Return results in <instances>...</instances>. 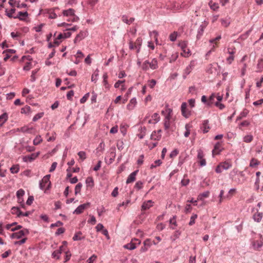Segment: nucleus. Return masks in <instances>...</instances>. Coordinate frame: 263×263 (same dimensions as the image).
Returning a JSON list of instances; mask_svg holds the SVG:
<instances>
[{"label": "nucleus", "mask_w": 263, "mask_h": 263, "mask_svg": "<svg viewBox=\"0 0 263 263\" xmlns=\"http://www.w3.org/2000/svg\"><path fill=\"white\" fill-rule=\"evenodd\" d=\"M28 15V13L27 11H25V12L20 11V12H18L17 15L14 16L13 18H18L21 21H24V20H25V18L23 17H27Z\"/></svg>", "instance_id": "15"}, {"label": "nucleus", "mask_w": 263, "mask_h": 263, "mask_svg": "<svg viewBox=\"0 0 263 263\" xmlns=\"http://www.w3.org/2000/svg\"><path fill=\"white\" fill-rule=\"evenodd\" d=\"M11 211L13 214H16L18 217H21V215H19L18 212L22 211L18 207L13 206L12 208Z\"/></svg>", "instance_id": "31"}, {"label": "nucleus", "mask_w": 263, "mask_h": 263, "mask_svg": "<svg viewBox=\"0 0 263 263\" xmlns=\"http://www.w3.org/2000/svg\"><path fill=\"white\" fill-rule=\"evenodd\" d=\"M19 171V167L18 165H13L10 168V171L11 173L14 174L18 173Z\"/></svg>", "instance_id": "48"}, {"label": "nucleus", "mask_w": 263, "mask_h": 263, "mask_svg": "<svg viewBox=\"0 0 263 263\" xmlns=\"http://www.w3.org/2000/svg\"><path fill=\"white\" fill-rule=\"evenodd\" d=\"M87 35V32L86 31H80L79 34L77 35L74 40V43H76L77 42L80 41L85 38Z\"/></svg>", "instance_id": "11"}, {"label": "nucleus", "mask_w": 263, "mask_h": 263, "mask_svg": "<svg viewBox=\"0 0 263 263\" xmlns=\"http://www.w3.org/2000/svg\"><path fill=\"white\" fill-rule=\"evenodd\" d=\"M27 238H24L20 241H17L14 242V245H22L24 244L27 240Z\"/></svg>", "instance_id": "64"}, {"label": "nucleus", "mask_w": 263, "mask_h": 263, "mask_svg": "<svg viewBox=\"0 0 263 263\" xmlns=\"http://www.w3.org/2000/svg\"><path fill=\"white\" fill-rule=\"evenodd\" d=\"M75 11L72 8H69L67 10H64L62 12V14L65 16H71L74 15Z\"/></svg>", "instance_id": "16"}, {"label": "nucleus", "mask_w": 263, "mask_h": 263, "mask_svg": "<svg viewBox=\"0 0 263 263\" xmlns=\"http://www.w3.org/2000/svg\"><path fill=\"white\" fill-rule=\"evenodd\" d=\"M123 142L122 141H118L117 143V146L119 150L121 151L123 149Z\"/></svg>", "instance_id": "54"}, {"label": "nucleus", "mask_w": 263, "mask_h": 263, "mask_svg": "<svg viewBox=\"0 0 263 263\" xmlns=\"http://www.w3.org/2000/svg\"><path fill=\"white\" fill-rule=\"evenodd\" d=\"M33 129V127H28L27 126L22 127L20 131L24 133H31V131Z\"/></svg>", "instance_id": "28"}, {"label": "nucleus", "mask_w": 263, "mask_h": 263, "mask_svg": "<svg viewBox=\"0 0 263 263\" xmlns=\"http://www.w3.org/2000/svg\"><path fill=\"white\" fill-rule=\"evenodd\" d=\"M40 154V152L36 153H33L30 155L25 156L23 158V160L24 162H31L35 158H36Z\"/></svg>", "instance_id": "6"}, {"label": "nucleus", "mask_w": 263, "mask_h": 263, "mask_svg": "<svg viewBox=\"0 0 263 263\" xmlns=\"http://www.w3.org/2000/svg\"><path fill=\"white\" fill-rule=\"evenodd\" d=\"M161 129H159L157 132L154 131L151 135V139L154 140H159L161 137Z\"/></svg>", "instance_id": "7"}, {"label": "nucleus", "mask_w": 263, "mask_h": 263, "mask_svg": "<svg viewBox=\"0 0 263 263\" xmlns=\"http://www.w3.org/2000/svg\"><path fill=\"white\" fill-rule=\"evenodd\" d=\"M204 154L203 151L201 149L198 150V154H197V158L198 159H202L204 158Z\"/></svg>", "instance_id": "53"}, {"label": "nucleus", "mask_w": 263, "mask_h": 263, "mask_svg": "<svg viewBox=\"0 0 263 263\" xmlns=\"http://www.w3.org/2000/svg\"><path fill=\"white\" fill-rule=\"evenodd\" d=\"M115 151V147H112L110 148V158L109 160V162H108V164H111L114 161L115 158L116 157ZM106 163H107V161Z\"/></svg>", "instance_id": "12"}, {"label": "nucleus", "mask_w": 263, "mask_h": 263, "mask_svg": "<svg viewBox=\"0 0 263 263\" xmlns=\"http://www.w3.org/2000/svg\"><path fill=\"white\" fill-rule=\"evenodd\" d=\"M122 21L127 24H128V25H130V24H132L134 21H135V18L134 17H130L129 19H128V17L127 15H123L122 16Z\"/></svg>", "instance_id": "18"}, {"label": "nucleus", "mask_w": 263, "mask_h": 263, "mask_svg": "<svg viewBox=\"0 0 263 263\" xmlns=\"http://www.w3.org/2000/svg\"><path fill=\"white\" fill-rule=\"evenodd\" d=\"M262 218V213L261 212H257L253 215V218L255 221L259 222Z\"/></svg>", "instance_id": "19"}, {"label": "nucleus", "mask_w": 263, "mask_h": 263, "mask_svg": "<svg viewBox=\"0 0 263 263\" xmlns=\"http://www.w3.org/2000/svg\"><path fill=\"white\" fill-rule=\"evenodd\" d=\"M153 119L155 121V123H157L160 120V117L157 113H154L152 116Z\"/></svg>", "instance_id": "49"}, {"label": "nucleus", "mask_w": 263, "mask_h": 263, "mask_svg": "<svg viewBox=\"0 0 263 263\" xmlns=\"http://www.w3.org/2000/svg\"><path fill=\"white\" fill-rule=\"evenodd\" d=\"M99 75V70L97 69L93 73V74L91 76V81L92 82H96L97 81V79L95 78L94 77H97Z\"/></svg>", "instance_id": "58"}, {"label": "nucleus", "mask_w": 263, "mask_h": 263, "mask_svg": "<svg viewBox=\"0 0 263 263\" xmlns=\"http://www.w3.org/2000/svg\"><path fill=\"white\" fill-rule=\"evenodd\" d=\"M138 170H136L133 173H132L128 177L127 180H126V183L128 184L131 182H134L136 180V176L137 175Z\"/></svg>", "instance_id": "10"}, {"label": "nucleus", "mask_w": 263, "mask_h": 263, "mask_svg": "<svg viewBox=\"0 0 263 263\" xmlns=\"http://www.w3.org/2000/svg\"><path fill=\"white\" fill-rule=\"evenodd\" d=\"M200 128L202 130L203 133H208L209 130L210 129V127L209 125V120H203Z\"/></svg>", "instance_id": "9"}, {"label": "nucleus", "mask_w": 263, "mask_h": 263, "mask_svg": "<svg viewBox=\"0 0 263 263\" xmlns=\"http://www.w3.org/2000/svg\"><path fill=\"white\" fill-rule=\"evenodd\" d=\"M105 144L103 142H101L98 147L97 148V153H99L100 152L102 153L104 150Z\"/></svg>", "instance_id": "34"}, {"label": "nucleus", "mask_w": 263, "mask_h": 263, "mask_svg": "<svg viewBox=\"0 0 263 263\" xmlns=\"http://www.w3.org/2000/svg\"><path fill=\"white\" fill-rule=\"evenodd\" d=\"M177 36V32H174L173 33H171L170 35V39L171 41L174 42L175 41H176Z\"/></svg>", "instance_id": "47"}, {"label": "nucleus", "mask_w": 263, "mask_h": 263, "mask_svg": "<svg viewBox=\"0 0 263 263\" xmlns=\"http://www.w3.org/2000/svg\"><path fill=\"white\" fill-rule=\"evenodd\" d=\"M215 65H216L217 67H219V66L218 65V63L210 64V68L208 70V72L210 73H213L216 71V67L214 66Z\"/></svg>", "instance_id": "25"}, {"label": "nucleus", "mask_w": 263, "mask_h": 263, "mask_svg": "<svg viewBox=\"0 0 263 263\" xmlns=\"http://www.w3.org/2000/svg\"><path fill=\"white\" fill-rule=\"evenodd\" d=\"M25 194V191L23 189H20L16 192L17 198H22Z\"/></svg>", "instance_id": "44"}, {"label": "nucleus", "mask_w": 263, "mask_h": 263, "mask_svg": "<svg viewBox=\"0 0 263 263\" xmlns=\"http://www.w3.org/2000/svg\"><path fill=\"white\" fill-rule=\"evenodd\" d=\"M56 9H59L58 8H54L48 9H45L44 10V13L47 14V16L50 19H54L57 17V15L55 13V10Z\"/></svg>", "instance_id": "4"}, {"label": "nucleus", "mask_w": 263, "mask_h": 263, "mask_svg": "<svg viewBox=\"0 0 263 263\" xmlns=\"http://www.w3.org/2000/svg\"><path fill=\"white\" fill-rule=\"evenodd\" d=\"M44 115V112H41L37 114L33 117V118L32 119V121L33 122H36V121H37L38 120H39L41 118H42L43 117Z\"/></svg>", "instance_id": "32"}, {"label": "nucleus", "mask_w": 263, "mask_h": 263, "mask_svg": "<svg viewBox=\"0 0 263 263\" xmlns=\"http://www.w3.org/2000/svg\"><path fill=\"white\" fill-rule=\"evenodd\" d=\"M253 140V136L252 135H247L244 137L243 141L246 143H250Z\"/></svg>", "instance_id": "45"}, {"label": "nucleus", "mask_w": 263, "mask_h": 263, "mask_svg": "<svg viewBox=\"0 0 263 263\" xmlns=\"http://www.w3.org/2000/svg\"><path fill=\"white\" fill-rule=\"evenodd\" d=\"M15 11V9L14 8H12L10 9V10L9 11V12H7V11H6V15L9 17V18H12V17H13L14 16H12V14L14 13Z\"/></svg>", "instance_id": "57"}, {"label": "nucleus", "mask_w": 263, "mask_h": 263, "mask_svg": "<svg viewBox=\"0 0 263 263\" xmlns=\"http://www.w3.org/2000/svg\"><path fill=\"white\" fill-rule=\"evenodd\" d=\"M8 119V114L5 112L0 116V122H2L0 124V126H2L7 121Z\"/></svg>", "instance_id": "21"}, {"label": "nucleus", "mask_w": 263, "mask_h": 263, "mask_svg": "<svg viewBox=\"0 0 263 263\" xmlns=\"http://www.w3.org/2000/svg\"><path fill=\"white\" fill-rule=\"evenodd\" d=\"M43 140L40 135L37 136L33 140V143L34 145H37L42 142Z\"/></svg>", "instance_id": "30"}, {"label": "nucleus", "mask_w": 263, "mask_h": 263, "mask_svg": "<svg viewBox=\"0 0 263 263\" xmlns=\"http://www.w3.org/2000/svg\"><path fill=\"white\" fill-rule=\"evenodd\" d=\"M215 105L218 107L219 109L220 110H222L224 107H225V106L224 105V104L221 103L220 102H216L215 103Z\"/></svg>", "instance_id": "61"}, {"label": "nucleus", "mask_w": 263, "mask_h": 263, "mask_svg": "<svg viewBox=\"0 0 263 263\" xmlns=\"http://www.w3.org/2000/svg\"><path fill=\"white\" fill-rule=\"evenodd\" d=\"M82 187V184L81 183H79L76 185L74 189V193L76 195L80 192Z\"/></svg>", "instance_id": "39"}, {"label": "nucleus", "mask_w": 263, "mask_h": 263, "mask_svg": "<svg viewBox=\"0 0 263 263\" xmlns=\"http://www.w3.org/2000/svg\"><path fill=\"white\" fill-rule=\"evenodd\" d=\"M82 235V233L81 231H79L76 233L73 236L72 239L74 241L80 240H82L84 238V237H81V236Z\"/></svg>", "instance_id": "23"}, {"label": "nucleus", "mask_w": 263, "mask_h": 263, "mask_svg": "<svg viewBox=\"0 0 263 263\" xmlns=\"http://www.w3.org/2000/svg\"><path fill=\"white\" fill-rule=\"evenodd\" d=\"M60 251H57V250H55L54 251L52 254V256L53 258H57V259H59L60 258Z\"/></svg>", "instance_id": "56"}, {"label": "nucleus", "mask_w": 263, "mask_h": 263, "mask_svg": "<svg viewBox=\"0 0 263 263\" xmlns=\"http://www.w3.org/2000/svg\"><path fill=\"white\" fill-rule=\"evenodd\" d=\"M143 182L141 181H137L135 185V187L138 190H140L142 187Z\"/></svg>", "instance_id": "59"}, {"label": "nucleus", "mask_w": 263, "mask_h": 263, "mask_svg": "<svg viewBox=\"0 0 263 263\" xmlns=\"http://www.w3.org/2000/svg\"><path fill=\"white\" fill-rule=\"evenodd\" d=\"M124 247L125 249H128V250H132L135 249L136 248V246L135 243H132V242H130V243H128L125 245L124 246Z\"/></svg>", "instance_id": "36"}, {"label": "nucleus", "mask_w": 263, "mask_h": 263, "mask_svg": "<svg viewBox=\"0 0 263 263\" xmlns=\"http://www.w3.org/2000/svg\"><path fill=\"white\" fill-rule=\"evenodd\" d=\"M29 234V231L27 229H24L22 230H20V231L17 232H15L10 235V237L12 239H20L23 236L27 235Z\"/></svg>", "instance_id": "3"}, {"label": "nucleus", "mask_w": 263, "mask_h": 263, "mask_svg": "<svg viewBox=\"0 0 263 263\" xmlns=\"http://www.w3.org/2000/svg\"><path fill=\"white\" fill-rule=\"evenodd\" d=\"M185 128L186 131H185V132L184 134V136L185 137H188L189 136L190 134V127H189V125L188 124H186L185 126Z\"/></svg>", "instance_id": "55"}, {"label": "nucleus", "mask_w": 263, "mask_h": 263, "mask_svg": "<svg viewBox=\"0 0 263 263\" xmlns=\"http://www.w3.org/2000/svg\"><path fill=\"white\" fill-rule=\"evenodd\" d=\"M153 202L151 200L144 201L141 206V211H145L153 206Z\"/></svg>", "instance_id": "8"}, {"label": "nucleus", "mask_w": 263, "mask_h": 263, "mask_svg": "<svg viewBox=\"0 0 263 263\" xmlns=\"http://www.w3.org/2000/svg\"><path fill=\"white\" fill-rule=\"evenodd\" d=\"M102 161L101 160L98 161L97 165L93 167V170L95 171H97L100 170L101 166Z\"/></svg>", "instance_id": "63"}, {"label": "nucleus", "mask_w": 263, "mask_h": 263, "mask_svg": "<svg viewBox=\"0 0 263 263\" xmlns=\"http://www.w3.org/2000/svg\"><path fill=\"white\" fill-rule=\"evenodd\" d=\"M209 195H210L209 191L204 192L200 194V195H199V196L198 197V200H202V198H206V197H209Z\"/></svg>", "instance_id": "37"}, {"label": "nucleus", "mask_w": 263, "mask_h": 263, "mask_svg": "<svg viewBox=\"0 0 263 263\" xmlns=\"http://www.w3.org/2000/svg\"><path fill=\"white\" fill-rule=\"evenodd\" d=\"M136 104H137L136 99V98H133L130 100L129 103L127 105V108L128 110H132L134 109V108L135 106V105H136Z\"/></svg>", "instance_id": "17"}, {"label": "nucleus", "mask_w": 263, "mask_h": 263, "mask_svg": "<svg viewBox=\"0 0 263 263\" xmlns=\"http://www.w3.org/2000/svg\"><path fill=\"white\" fill-rule=\"evenodd\" d=\"M149 68L152 69H156L158 68V62L156 59H153L151 62L146 60L143 63L142 66V68L143 70L146 71Z\"/></svg>", "instance_id": "1"}, {"label": "nucleus", "mask_w": 263, "mask_h": 263, "mask_svg": "<svg viewBox=\"0 0 263 263\" xmlns=\"http://www.w3.org/2000/svg\"><path fill=\"white\" fill-rule=\"evenodd\" d=\"M78 155L80 158L82 160V161H84L86 158V154L84 151H80L78 153Z\"/></svg>", "instance_id": "40"}, {"label": "nucleus", "mask_w": 263, "mask_h": 263, "mask_svg": "<svg viewBox=\"0 0 263 263\" xmlns=\"http://www.w3.org/2000/svg\"><path fill=\"white\" fill-rule=\"evenodd\" d=\"M167 4V9H171L174 10H178L181 8V6L179 5V4L176 2H173L172 4Z\"/></svg>", "instance_id": "20"}, {"label": "nucleus", "mask_w": 263, "mask_h": 263, "mask_svg": "<svg viewBox=\"0 0 263 263\" xmlns=\"http://www.w3.org/2000/svg\"><path fill=\"white\" fill-rule=\"evenodd\" d=\"M259 163V162L258 160L255 159H252L250 162V166L253 167L258 165Z\"/></svg>", "instance_id": "43"}, {"label": "nucleus", "mask_w": 263, "mask_h": 263, "mask_svg": "<svg viewBox=\"0 0 263 263\" xmlns=\"http://www.w3.org/2000/svg\"><path fill=\"white\" fill-rule=\"evenodd\" d=\"M221 144L220 142H217L214 146V148L212 151L213 155H218L221 152Z\"/></svg>", "instance_id": "13"}, {"label": "nucleus", "mask_w": 263, "mask_h": 263, "mask_svg": "<svg viewBox=\"0 0 263 263\" xmlns=\"http://www.w3.org/2000/svg\"><path fill=\"white\" fill-rule=\"evenodd\" d=\"M197 216H198L196 214H193V215L191 216V217L190 218V221L189 223V224L190 226H192L195 223V219L197 218Z\"/></svg>", "instance_id": "42"}, {"label": "nucleus", "mask_w": 263, "mask_h": 263, "mask_svg": "<svg viewBox=\"0 0 263 263\" xmlns=\"http://www.w3.org/2000/svg\"><path fill=\"white\" fill-rule=\"evenodd\" d=\"M65 231V229L64 228H60L58 229L57 231H56L55 235L56 236H58L60 234H62L64 233Z\"/></svg>", "instance_id": "51"}, {"label": "nucleus", "mask_w": 263, "mask_h": 263, "mask_svg": "<svg viewBox=\"0 0 263 263\" xmlns=\"http://www.w3.org/2000/svg\"><path fill=\"white\" fill-rule=\"evenodd\" d=\"M252 245L254 249L258 250L262 246L263 242L261 240H255L253 242Z\"/></svg>", "instance_id": "22"}, {"label": "nucleus", "mask_w": 263, "mask_h": 263, "mask_svg": "<svg viewBox=\"0 0 263 263\" xmlns=\"http://www.w3.org/2000/svg\"><path fill=\"white\" fill-rule=\"evenodd\" d=\"M140 133L138 135V137L142 139L144 138V137L145 135L146 131V128L145 127H141L140 129Z\"/></svg>", "instance_id": "26"}, {"label": "nucleus", "mask_w": 263, "mask_h": 263, "mask_svg": "<svg viewBox=\"0 0 263 263\" xmlns=\"http://www.w3.org/2000/svg\"><path fill=\"white\" fill-rule=\"evenodd\" d=\"M50 175H47L40 181V188L44 190H49L50 188L51 182L50 181Z\"/></svg>", "instance_id": "2"}, {"label": "nucleus", "mask_w": 263, "mask_h": 263, "mask_svg": "<svg viewBox=\"0 0 263 263\" xmlns=\"http://www.w3.org/2000/svg\"><path fill=\"white\" fill-rule=\"evenodd\" d=\"M90 203L87 202L78 206L77 209L73 211V214H80L83 212L84 210L86 209L90 206Z\"/></svg>", "instance_id": "5"}, {"label": "nucleus", "mask_w": 263, "mask_h": 263, "mask_svg": "<svg viewBox=\"0 0 263 263\" xmlns=\"http://www.w3.org/2000/svg\"><path fill=\"white\" fill-rule=\"evenodd\" d=\"M74 91L73 90L69 91L67 93V98L69 100H71L72 97L73 96Z\"/></svg>", "instance_id": "60"}, {"label": "nucleus", "mask_w": 263, "mask_h": 263, "mask_svg": "<svg viewBox=\"0 0 263 263\" xmlns=\"http://www.w3.org/2000/svg\"><path fill=\"white\" fill-rule=\"evenodd\" d=\"M31 108L30 106L26 105L21 109V112L22 114H27L30 111Z\"/></svg>", "instance_id": "41"}, {"label": "nucleus", "mask_w": 263, "mask_h": 263, "mask_svg": "<svg viewBox=\"0 0 263 263\" xmlns=\"http://www.w3.org/2000/svg\"><path fill=\"white\" fill-rule=\"evenodd\" d=\"M63 225V223L62 222H61V221H57L55 223H52L51 225H50V228H52L53 227H60V226H62Z\"/></svg>", "instance_id": "52"}, {"label": "nucleus", "mask_w": 263, "mask_h": 263, "mask_svg": "<svg viewBox=\"0 0 263 263\" xmlns=\"http://www.w3.org/2000/svg\"><path fill=\"white\" fill-rule=\"evenodd\" d=\"M33 200H34L33 196H29L27 201H26V204L28 205H30L32 203Z\"/></svg>", "instance_id": "62"}, {"label": "nucleus", "mask_w": 263, "mask_h": 263, "mask_svg": "<svg viewBox=\"0 0 263 263\" xmlns=\"http://www.w3.org/2000/svg\"><path fill=\"white\" fill-rule=\"evenodd\" d=\"M209 5L210 6V8L214 11H216L219 8L218 4L216 3H213L212 1L209 3Z\"/></svg>", "instance_id": "29"}, {"label": "nucleus", "mask_w": 263, "mask_h": 263, "mask_svg": "<svg viewBox=\"0 0 263 263\" xmlns=\"http://www.w3.org/2000/svg\"><path fill=\"white\" fill-rule=\"evenodd\" d=\"M220 165H221L222 169L226 170H228L232 166L231 163L229 162H227V161H225L224 162L221 164Z\"/></svg>", "instance_id": "33"}, {"label": "nucleus", "mask_w": 263, "mask_h": 263, "mask_svg": "<svg viewBox=\"0 0 263 263\" xmlns=\"http://www.w3.org/2000/svg\"><path fill=\"white\" fill-rule=\"evenodd\" d=\"M216 96L215 95V94L212 93L208 99V101L207 102V106H208L209 107L211 106V105L213 103H214V100Z\"/></svg>", "instance_id": "24"}, {"label": "nucleus", "mask_w": 263, "mask_h": 263, "mask_svg": "<svg viewBox=\"0 0 263 263\" xmlns=\"http://www.w3.org/2000/svg\"><path fill=\"white\" fill-rule=\"evenodd\" d=\"M205 28V26L203 24H202L199 26V28L198 30L197 34L196 35L197 40H198L200 39V38L201 37V36L203 35Z\"/></svg>", "instance_id": "14"}, {"label": "nucleus", "mask_w": 263, "mask_h": 263, "mask_svg": "<svg viewBox=\"0 0 263 263\" xmlns=\"http://www.w3.org/2000/svg\"><path fill=\"white\" fill-rule=\"evenodd\" d=\"M170 115H167L165 118L164 126L165 130H167L170 127Z\"/></svg>", "instance_id": "27"}, {"label": "nucleus", "mask_w": 263, "mask_h": 263, "mask_svg": "<svg viewBox=\"0 0 263 263\" xmlns=\"http://www.w3.org/2000/svg\"><path fill=\"white\" fill-rule=\"evenodd\" d=\"M89 97V93L88 92L86 93L80 100V102L81 104L84 103L88 99V97Z\"/></svg>", "instance_id": "46"}, {"label": "nucleus", "mask_w": 263, "mask_h": 263, "mask_svg": "<svg viewBox=\"0 0 263 263\" xmlns=\"http://www.w3.org/2000/svg\"><path fill=\"white\" fill-rule=\"evenodd\" d=\"M179 153V151L177 149L173 150L170 154V157L171 158L175 157Z\"/></svg>", "instance_id": "50"}, {"label": "nucleus", "mask_w": 263, "mask_h": 263, "mask_svg": "<svg viewBox=\"0 0 263 263\" xmlns=\"http://www.w3.org/2000/svg\"><path fill=\"white\" fill-rule=\"evenodd\" d=\"M86 183L88 186H90L91 187L93 186L94 183L93 178L91 177H87L86 179Z\"/></svg>", "instance_id": "35"}, {"label": "nucleus", "mask_w": 263, "mask_h": 263, "mask_svg": "<svg viewBox=\"0 0 263 263\" xmlns=\"http://www.w3.org/2000/svg\"><path fill=\"white\" fill-rule=\"evenodd\" d=\"M220 21H221V23L222 25L223 26L225 27H227L228 26H229V25L230 24V21L229 20V18H228V19H227V18H226V19L222 18V19L220 20Z\"/></svg>", "instance_id": "38"}]
</instances>
